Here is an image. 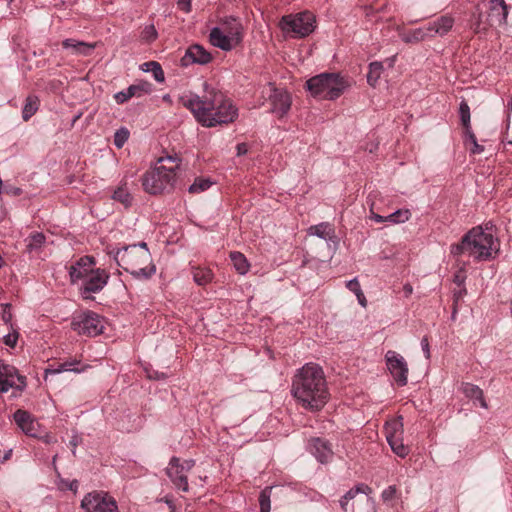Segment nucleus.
<instances>
[{"instance_id": "nucleus-37", "label": "nucleus", "mask_w": 512, "mask_h": 512, "mask_svg": "<svg viewBox=\"0 0 512 512\" xmlns=\"http://www.w3.org/2000/svg\"><path fill=\"white\" fill-rule=\"evenodd\" d=\"M271 491L272 487H266L260 492L259 495V505L260 512H270L271 509Z\"/></svg>"}, {"instance_id": "nucleus-61", "label": "nucleus", "mask_w": 512, "mask_h": 512, "mask_svg": "<svg viewBox=\"0 0 512 512\" xmlns=\"http://www.w3.org/2000/svg\"><path fill=\"white\" fill-rule=\"evenodd\" d=\"M11 455H12V450L10 449L7 452H5V454L3 456L1 455V462H5V461L9 460Z\"/></svg>"}, {"instance_id": "nucleus-31", "label": "nucleus", "mask_w": 512, "mask_h": 512, "mask_svg": "<svg viewBox=\"0 0 512 512\" xmlns=\"http://www.w3.org/2000/svg\"><path fill=\"white\" fill-rule=\"evenodd\" d=\"M387 442L392 451L399 457L405 458L409 453V448L403 444L402 437L387 436Z\"/></svg>"}, {"instance_id": "nucleus-20", "label": "nucleus", "mask_w": 512, "mask_h": 512, "mask_svg": "<svg viewBox=\"0 0 512 512\" xmlns=\"http://www.w3.org/2000/svg\"><path fill=\"white\" fill-rule=\"evenodd\" d=\"M151 92V84L148 82H141L129 86L126 90L120 91L114 95L115 101L118 104H123L132 97H141Z\"/></svg>"}, {"instance_id": "nucleus-29", "label": "nucleus", "mask_w": 512, "mask_h": 512, "mask_svg": "<svg viewBox=\"0 0 512 512\" xmlns=\"http://www.w3.org/2000/svg\"><path fill=\"white\" fill-rule=\"evenodd\" d=\"M39 99L35 95H29L22 110V118L24 121H28L38 110Z\"/></svg>"}, {"instance_id": "nucleus-30", "label": "nucleus", "mask_w": 512, "mask_h": 512, "mask_svg": "<svg viewBox=\"0 0 512 512\" xmlns=\"http://www.w3.org/2000/svg\"><path fill=\"white\" fill-rule=\"evenodd\" d=\"M230 259L232 261L234 268L239 274L245 275L248 272L250 265L246 257L242 253L231 252Z\"/></svg>"}, {"instance_id": "nucleus-6", "label": "nucleus", "mask_w": 512, "mask_h": 512, "mask_svg": "<svg viewBox=\"0 0 512 512\" xmlns=\"http://www.w3.org/2000/svg\"><path fill=\"white\" fill-rule=\"evenodd\" d=\"M306 88L313 97L335 100L347 88V82L338 73H321L306 81Z\"/></svg>"}, {"instance_id": "nucleus-18", "label": "nucleus", "mask_w": 512, "mask_h": 512, "mask_svg": "<svg viewBox=\"0 0 512 512\" xmlns=\"http://www.w3.org/2000/svg\"><path fill=\"white\" fill-rule=\"evenodd\" d=\"M212 57L209 52H207L200 45H192L190 46L185 55L181 59V64L183 66H188L190 64H207L211 61Z\"/></svg>"}, {"instance_id": "nucleus-56", "label": "nucleus", "mask_w": 512, "mask_h": 512, "mask_svg": "<svg viewBox=\"0 0 512 512\" xmlns=\"http://www.w3.org/2000/svg\"><path fill=\"white\" fill-rule=\"evenodd\" d=\"M236 149H237L238 156L245 155L248 152V146L246 143H239L237 145Z\"/></svg>"}, {"instance_id": "nucleus-7", "label": "nucleus", "mask_w": 512, "mask_h": 512, "mask_svg": "<svg viewBox=\"0 0 512 512\" xmlns=\"http://www.w3.org/2000/svg\"><path fill=\"white\" fill-rule=\"evenodd\" d=\"M315 17L310 12H301L295 15L282 17L281 27L287 33H293L295 37H306L315 29Z\"/></svg>"}, {"instance_id": "nucleus-33", "label": "nucleus", "mask_w": 512, "mask_h": 512, "mask_svg": "<svg viewBox=\"0 0 512 512\" xmlns=\"http://www.w3.org/2000/svg\"><path fill=\"white\" fill-rule=\"evenodd\" d=\"M403 418L399 416L398 418L392 419L386 423L385 430H386V437L387 436H394V437H400L403 433Z\"/></svg>"}, {"instance_id": "nucleus-21", "label": "nucleus", "mask_w": 512, "mask_h": 512, "mask_svg": "<svg viewBox=\"0 0 512 512\" xmlns=\"http://www.w3.org/2000/svg\"><path fill=\"white\" fill-rule=\"evenodd\" d=\"M454 22L455 20L452 16L443 15L436 20L429 22L426 27L428 32L431 33L430 37H434L436 35L443 37L451 31L454 26Z\"/></svg>"}, {"instance_id": "nucleus-39", "label": "nucleus", "mask_w": 512, "mask_h": 512, "mask_svg": "<svg viewBox=\"0 0 512 512\" xmlns=\"http://www.w3.org/2000/svg\"><path fill=\"white\" fill-rule=\"evenodd\" d=\"M226 30V36L237 38V46L241 43L243 38V27L240 23L234 22L231 26L222 28Z\"/></svg>"}, {"instance_id": "nucleus-4", "label": "nucleus", "mask_w": 512, "mask_h": 512, "mask_svg": "<svg viewBox=\"0 0 512 512\" xmlns=\"http://www.w3.org/2000/svg\"><path fill=\"white\" fill-rule=\"evenodd\" d=\"M482 226L470 229L457 244H453L450 252L453 256L467 254L475 261H488L492 258L493 251H497V240L491 232Z\"/></svg>"}, {"instance_id": "nucleus-22", "label": "nucleus", "mask_w": 512, "mask_h": 512, "mask_svg": "<svg viewBox=\"0 0 512 512\" xmlns=\"http://www.w3.org/2000/svg\"><path fill=\"white\" fill-rule=\"evenodd\" d=\"M310 451L321 463L328 462L333 456L330 443L321 438H314L311 440Z\"/></svg>"}, {"instance_id": "nucleus-27", "label": "nucleus", "mask_w": 512, "mask_h": 512, "mask_svg": "<svg viewBox=\"0 0 512 512\" xmlns=\"http://www.w3.org/2000/svg\"><path fill=\"white\" fill-rule=\"evenodd\" d=\"M80 362L77 360H71V361H65L62 363L57 364L56 366H53L51 368L46 369V374H58L65 371H73V372H82L85 370V367L79 368Z\"/></svg>"}, {"instance_id": "nucleus-64", "label": "nucleus", "mask_w": 512, "mask_h": 512, "mask_svg": "<svg viewBox=\"0 0 512 512\" xmlns=\"http://www.w3.org/2000/svg\"><path fill=\"white\" fill-rule=\"evenodd\" d=\"M456 314H457V308H456V304H455L454 308H453L452 319H455Z\"/></svg>"}, {"instance_id": "nucleus-14", "label": "nucleus", "mask_w": 512, "mask_h": 512, "mask_svg": "<svg viewBox=\"0 0 512 512\" xmlns=\"http://www.w3.org/2000/svg\"><path fill=\"white\" fill-rule=\"evenodd\" d=\"M269 102L271 112L283 117L290 110L292 99L291 95L284 89H279L270 84Z\"/></svg>"}, {"instance_id": "nucleus-32", "label": "nucleus", "mask_w": 512, "mask_h": 512, "mask_svg": "<svg viewBox=\"0 0 512 512\" xmlns=\"http://www.w3.org/2000/svg\"><path fill=\"white\" fill-rule=\"evenodd\" d=\"M141 69L144 72H151L154 79L157 82H163L165 79L163 69H162L161 65L156 61H149V62L143 63L141 65Z\"/></svg>"}, {"instance_id": "nucleus-15", "label": "nucleus", "mask_w": 512, "mask_h": 512, "mask_svg": "<svg viewBox=\"0 0 512 512\" xmlns=\"http://www.w3.org/2000/svg\"><path fill=\"white\" fill-rule=\"evenodd\" d=\"M96 261L93 256H82L74 264L69 267V276L74 284L79 280H83L95 268Z\"/></svg>"}, {"instance_id": "nucleus-47", "label": "nucleus", "mask_w": 512, "mask_h": 512, "mask_svg": "<svg viewBox=\"0 0 512 512\" xmlns=\"http://www.w3.org/2000/svg\"><path fill=\"white\" fill-rule=\"evenodd\" d=\"M397 493V488L395 485H390L386 489H384L381 493V498L384 502H389L394 499Z\"/></svg>"}, {"instance_id": "nucleus-40", "label": "nucleus", "mask_w": 512, "mask_h": 512, "mask_svg": "<svg viewBox=\"0 0 512 512\" xmlns=\"http://www.w3.org/2000/svg\"><path fill=\"white\" fill-rule=\"evenodd\" d=\"M371 492H372V489L368 485H366L364 483H360V484H357L355 487L351 488L349 491H347L343 497L345 498V500L350 501V500L354 499L356 497V495L359 493L368 495Z\"/></svg>"}, {"instance_id": "nucleus-46", "label": "nucleus", "mask_w": 512, "mask_h": 512, "mask_svg": "<svg viewBox=\"0 0 512 512\" xmlns=\"http://www.w3.org/2000/svg\"><path fill=\"white\" fill-rule=\"evenodd\" d=\"M466 138L470 141V143L473 145V147L470 149L471 153L473 154H480L483 152L484 147L482 145H479L476 139L475 134L472 132L471 129H468L465 131Z\"/></svg>"}, {"instance_id": "nucleus-34", "label": "nucleus", "mask_w": 512, "mask_h": 512, "mask_svg": "<svg viewBox=\"0 0 512 512\" xmlns=\"http://www.w3.org/2000/svg\"><path fill=\"white\" fill-rule=\"evenodd\" d=\"M383 71V64L381 62L375 61L369 64V71L367 74V82L370 86H375L378 79L381 76Z\"/></svg>"}, {"instance_id": "nucleus-28", "label": "nucleus", "mask_w": 512, "mask_h": 512, "mask_svg": "<svg viewBox=\"0 0 512 512\" xmlns=\"http://www.w3.org/2000/svg\"><path fill=\"white\" fill-rule=\"evenodd\" d=\"M194 282L199 286H205L213 279V273L208 268L192 267Z\"/></svg>"}, {"instance_id": "nucleus-57", "label": "nucleus", "mask_w": 512, "mask_h": 512, "mask_svg": "<svg viewBox=\"0 0 512 512\" xmlns=\"http://www.w3.org/2000/svg\"><path fill=\"white\" fill-rule=\"evenodd\" d=\"M370 218H371L372 220H374L375 222H378V223H382V222L387 221L386 217L381 216V215H379V214H376V213H374L372 210H371Z\"/></svg>"}, {"instance_id": "nucleus-9", "label": "nucleus", "mask_w": 512, "mask_h": 512, "mask_svg": "<svg viewBox=\"0 0 512 512\" xmlns=\"http://www.w3.org/2000/svg\"><path fill=\"white\" fill-rule=\"evenodd\" d=\"M81 508L85 512H119L116 500L103 491L86 494L81 501Z\"/></svg>"}, {"instance_id": "nucleus-19", "label": "nucleus", "mask_w": 512, "mask_h": 512, "mask_svg": "<svg viewBox=\"0 0 512 512\" xmlns=\"http://www.w3.org/2000/svg\"><path fill=\"white\" fill-rule=\"evenodd\" d=\"M209 38L213 46L224 51H230L237 46V38L226 36V30L220 27L212 28Z\"/></svg>"}, {"instance_id": "nucleus-38", "label": "nucleus", "mask_w": 512, "mask_h": 512, "mask_svg": "<svg viewBox=\"0 0 512 512\" xmlns=\"http://www.w3.org/2000/svg\"><path fill=\"white\" fill-rule=\"evenodd\" d=\"M411 217V213L408 209H399L391 214H389L388 216H386V219L387 221L391 222V223H395V224H398V223H404L406 221L409 220V218Z\"/></svg>"}, {"instance_id": "nucleus-59", "label": "nucleus", "mask_w": 512, "mask_h": 512, "mask_svg": "<svg viewBox=\"0 0 512 512\" xmlns=\"http://www.w3.org/2000/svg\"><path fill=\"white\" fill-rule=\"evenodd\" d=\"M348 503H349V501L345 500V498H344V497H342V498L339 500L340 507H341V509H342L344 512H347V511H348Z\"/></svg>"}, {"instance_id": "nucleus-41", "label": "nucleus", "mask_w": 512, "mask_h": 512, "mask_svg": "<svg viewBox=\"0 0 512 512\" xmlns=\"http://www.w3.org/2000/svg\"><path fill=\"white\" fill-rule=\"evenodd\" d=\"M459 114L461 123L466 130L471 129L470 126V108L466 101H462L459 107Z\"/></svg>"}, {"instance_id": "nucleus-42", "label": "nucleus", "mask_w": 512, "mask_h": 512, "mask_svg": "<svg viewBox=\"0 0 512 512\" xmlns=\"http://www.w3.org/2000/svg\"><path fill=\"white\" fill-rule=\"evenodd\" d=\"M130 132L126 127H121L114 134V145L120 149L128 141Z\"/></svg>"}, {"instance_id": "nucleus-13", "label": "nucleus", "mask_w": 512, "mask_h": 512, "mask_svg": "<svg viewBox=\"0 0 512 512\" xmlns=\"http://www.w3.org/2000/svg\"><path fill=\"white\" fill-rule=\"evenodd\" d=\"M386 364L389 372L399 386L408 382V365L405 359L395 351L389 350L386 355Z\"/></svg>"}, {"instance_id": "nucleus-25", "label": "nucleus", "mask_w": 512, "mask_h": 512, "mask_svg": "<svg viewBox=\"0 0 512 512\" xmlns=\"http://www.w3.org/2000/svg\"><path fill=\"white\" fill-rule=\"evenodd\" d=\"M308 234L317 236L324 240H331L335 237L334 228L328 222H322L320 224L311 226L308 229Z\"/></svg>"}, {"instance_id": "nucleus-5", "label": "nucleus", "mask_w": 512, "mask_h": 512, "mask_svg": "<svg viewBox=\"0 0 512 512\" xmlns=\"http://www.w3.org/2000/svg\"><path fill=\"white\" fill-rule=\"evenodd\" d=\"M169 161L171 166L160 165L147 171L142 177L144 190L149 194H159L173 188L176 181V170L179 167L180 158L177 154L160 157L158 163Z\"/></svg>"}, {"instance_id": "nucleus-52", "label": "nucleus", "mask_w": 512, "mask_h": 512, "mask_svg": "<svg viewBox=\"0 0 512 512\" xmlns=\"http://www.w3.org/2000/svg\"><path fill=\"white\" fill-rule=\"evenodd\" d=\"M147 376H148V378L154 379V380L165 379L168 377V375L166 373L155 371V370L147 371Z\"/></svg>"}, {"instance_id": "nucleus-62", "label": "nucleus", "mask_w": 512, "mask_h": 512, "mask_svg": "<svg viewBox=\"0 0 512 512\" xmlns=\"http://www.w3.org/2000/svg\"><path fill=\"white\" fill-rule=\"evenodd\" d=\"M412 286L410 284H406L404 286V291H405V294L406 296L410 295L412 293Z\"/></svg>"}, {"instance_id": "nucleus-3", "label": "nucleus", "mask_w": 512, "mask_h": 512, "mask_svg": "<svg viewBox=\"0 0 512 512\" xmlns=\"http://www.w3.org/2000/svg\"><path fill=\"white\" fill-rule=\"evenodd\" d=\"M117 264L137 280H148L156 273L146 242L124 246L114 254Z\"/></svg>"}, {"instance_id": "nucleus-24", "label": "nucleus", "mask_w": 512, "mask_h": 512, "mask_svg": "<svg viewBox=\"0 0 512 512\" xmlns=\"http://www.w3.org/2000/svg\"><path fill=\"white\" fill-rule=\"evenodd\" d=\"M461 390L467 398L478 400L482 408H488L487 402L484 399L483 390L479 386L471 383H462Z\"/></svg>"}, {"instance_id": "nucleus-54", "label": "nucleus", "mask_w": 512, "mask_h": 512, "mask_svg": "<svg viewBox=\"0 0 512 512\" xmlns=\"http://www.w3.org/2000/svg\"><path fill=\"white\" fill-rule=\"evenodd\" d=\"M465 274L463 271H458L455 275H454V283L457 284L458 286H462L464 284V281H465Z\"/></svg>"}, {"instance_id": "nucleus-26", "label": "nucleus", "mask_w": 512, "mask_h": 512, "mask_svg": "<svg viewBox=\"0 0 512 512\" xmlns=\"http://www.w3.org/2000/svg\"><path fill=\"white\" fill-rule=\"evenodd\" d=\"M431 33L428 32L427 27H420L413 30H410L401 35V39L405 43H418L426 38L430 37Z\"/></svg>"}, {"instance_id": "nucleus-58", "label": "nucleus", "mask_w": 512, "mask_h": 512, "mask_svg": "<svg viewBox=\"0 0 512 512\" xmlns=\"http://www.w3.org/2000/svg\"><path fill=\"white\" fill-rule=\"evenodd\" d=\"M357 299H358V302L361 306L363 307H366V304H367V300L363 294V292H360L356 295Z\"/></svg>"}, {"instance_id": "nucleus-35", "label": "nucleus", "mask_w": 512, "mask_h": 512, "mask_svg": "<svg viewBox=\"0 0 512 512\" xmlns=\"http://www.w3.org/2000/svg\"><path fill=\"white\" fill-rule=\"evenodd\" d=\"M112 199L115 201L120 202L123 204L126 208L129 207L132 203V196L129 193L128 189L125 186L118 187L113 195Z\"/></svg>"}, {"instance_id": "nucleus-44", "label": "nucleus", "mask_w": 512, "mask_h": 512, "mask_svg": "<svg viewBox=\"0 0 512 512\" xmlns=\"http://www.w3.org/2000/svg\"><path fill=\"white\" fill-rule=\"evenodd\" d=\"M490 21L487 19L486 22L482 21V15L479 14L476 20L472 23L471 27L476 34L485 33L489 27H491Z\"/></svg>"}, {"instance_id": "nucleus-60", "label": "nucleus", "mask_w": 512, "mask_h": 512, "mask_svg": "<svg viewBox=\"0 0 512 512\" xmlns=\"http://www.w3.org/2000/svg\"><path fill=\"white\" fill-rule=\"evenodd\" d=\"M466 292L465 289H460L459 291L454 292V302L456 303L460 298H462L463 294Z\"/></svg>"}, {"instance_id": "nucleus-63", "label": "nucleus", "mask_w": 512, "mask_h": 512, "mask_svg": "<svg viewBox=\"0 0 512 512\" xmlns=\"http://www.w3.org/2000/svg\"><path fill=\"white\" fill-rule=\"evenodd\" d=\"M81 116H82V113H78L77 115H75L72 120L71 125L73 126L76 123V121H78L81 118Z\"/></svg>"}, {"instance_id": "nucleus-45", "label": "nucleus", "mask_w": 512, "mask_h": 512, "mask_svg": "<svg viewBox=\"0 0 512 512\" xmlns=\"http://www.w3.org/2000/svg\"><path fill=\"white\" fill-rule=\"evenodd\" d=\"M158 36L157 30L153 24L147 25L141 32V39L145 42H152Z\"/></svg>"}, {"instance_id": "nucleus-43", "label": "nucleus", "mask_w": 512, "mask_h": 512, "mask_svg": "<svg viewBox=\"0 0 512 512\" xmlns=\"http://www.w3.org/2000/svg\"><path fill=\"white\" fill-rule=\"evenodd\" d=\"M212 185V182L208 179L198 178L194 181L192 185H190L188 191L192 194L200 193L203 191H206L208 188H210Z\"/></svg>"}, {"instance_id": "nucleus-50", "label": "nucleus", "mask_w": 512, "mask_h": 512, "mask_svg": "<svg viewBox=\"0 0 512 512\" xmlns=\"http://www.w3.org/2000/svg\"><path fill=\"white\" fill-rule=\"evenodd\" d=\"M191 2H192V0H178L177 6L180 10H182L186 13H189L192 8Z\"/></svg>"}, {"instance_id": "nucleus-8", "label": "nucleus", "mask_w": 512, "mask_h": 512, "mask_svg": "<svg viewBox=\"0 0 512 512\" xmlns=\"http://www.w3.org/2000/svg\"><path fill=\"white\" fill-rule=\"evenodd\" d=\"M192 459L180 461L178 457H172L166 468V474L176 489L183 492L189 491L188 472L194 467Z\"/></svg>"}, {"instance_id": "nucleus-53", "label": "nucleus", "mask_w": 512, "mask_h": 512, "mask_svg": "<svg viewBox=\"0 0 512 512\" xmlns=\"http://www.w3.org/2000/svg\"><path fill=\"white\" fill-rule=\"evenodd\" d=\"M421 347H422V350L424 352L425 358L427 360H429L430 357H431V354H430L429 341H428L427 337H423L422 338V340H421Z\"/></svg>"}, {"instance_id": "nucleus-16", "label": "nucleus", "mask_w": 512, "mask_h": 512, "mask_svg": "<svg viewBox=\"0 0 512 512\" xmlns=\"http://www.w3.org/2000/svg\"><path fill=\"white\" fill-rule=\"evenodd\" d=\"M13 419L17 426L30 437H38L39 434V424L34 419V417L27 411L18 409L13 414Z\"/></svg>"}, {"instance_id": "nucleus-11", "label": "nucleus", "mask_w": 512, "mask_h": 512, "mask_svg": "<svg viewBox=\"0 0 512 512\" xmlns=\"http://www.w3.org/2000/svg\"><path fill=\"white\" fill-rule=\"evenodd\" d=\"M110 278L109 273L105 269L96 268L82 281L80 294L83 299H92L91 294L99 293L107 285Z\"/></svg>"}, {"instance_id": "nucleus-36", "label": "nucleus", "mask_w": 512, "mask_h": 512, "mask_svg": "<svg viewBox=\"0 0 512 512\" xmlns=\"http://www.w3.org/2000/svg\"><path fill=\"white\" fill-rule=\"evenodd\" d=\"M26 249L29 252L38 250L45 242V236L42 233H33L26 240Z\"/></svg>"}, {"instance_id": "nucleus-55", "label": "nucleus", "mask_w": 512, "mask_h": 512, "mask_svg": "<svg viewBox=\"0 0 512 512\" xmlns=\"http://www.w3.org/2000/svg\"><path fill=\"white\" fill-rule=\"evenodd\" d=\"M63 484H64L65 488H67L71 491L76 492L78 489V481L77 480L66 481V482H63Z\"/></svg>"}, {"instance_id": "nucleus-49", "label": "nucleus", "mask_w": 512, "mask_h": 512, "mask_svg": "<svg viewBox=\"0 0 512 512\" xmlns=\"http://www.w3.org/2000/svg\"><path fill=\"white\" fill-rule=\"evenodd\" d=\"M346 287H347L351 292H353L355 295H357L358 293L362 292L361 287H360V283H359V281L357 280V278H354V279L349 280V281L346 283Z\"/></svg>"}, {"instance_id": "nucleus-12", "label": "nucleus", "mask_w": 512, "mask_h": 512, "mask_svg": "<svg viewBox=\"0 0 512 512\" xmlns=\"http://www.w3.org/2000/svg\"><path fill=\"white\" fill-rule=\"evenodd\" d=\"M26 377L18 373L17 368L0 361V392L5 393L10 388L23 391L26 388Z\"/></svg>"}, {"instance_id": "nucleus-23", "label": "nucleus", "mask_w": 512, "mask_h": 512, "mask_svg": "<svg viewBox=\"0 0 512 512\" xmlns=\"http://www.w3.org/2000/svg\"><path fill=\"white\" fill-rule=\"evenodd\" d=\"M62 46L64 49L71 50V53L74 55L88 56L92 53L96 45L83 41H77L75 39H65L62 42Z\"/></svg>"}, {"instance_id": "nucleus-48", "label": "nucleus", "mask_w": 512, "mask_h": 512, "mask_svg": "<svg viewBox=\"0 0 512 512\" xmlns=\"http://www.w3.org/2000/svg\"><path fill=\"white\" fill-rule=\"evenodd\" d=\"M18 340V333H9L3 337V342L5 345L14 348L16 346Z\"/></svg>"}, {"instance_id": "nucleus-51", "label": "nucleus", "mask_w": 512, "mask_h": 512, "mask_svg": "<svg viewBox=\"0 0 512 512\" xmlns=\"http://www.w3.org/2000/svg\"><path fill=\"white\" fill-rule=\"evenodd\" d=\"M3 313H2V320L7 324L11 322L12 315L9 311L11 305L10 304H3Z\"/></svg>"}, {"instance_id": "nucleus-17", "label": "nucleus", "mask_w": 512, "mask_h": 512, "mask_svg": "<svg viewBox=\"0 0 512 512\" xmlns=\"http://www.w3.org/2000/svg\"><path fill=\"white\" fill-rule=\"evenodd\" d=\"M509 7L504 0H489L488 20L490 25L503 26L507 23Z\"/></svg>"}, {"instance_id": "nucleus-2", "label": "nucleus", "mask_w": 512, "mask_h": 512, "mask_svg": "<svg viewBox=\"0 0 512 512\" xmlns=\"http://www.w3.org/2000/svg\"><path fill=\"white\" fill-rule=\"evenodd\" d=\"M291 393L305 408L321 410L329 399V391L323 369L315 363H307L295 373Z\"/></svg>"}, {"instance_id": "nucleus-1", "label": "nucleus", "mask_w": 512, "mask_h": 512, "mask_svg": "<svg viewBox=\"0 0 512 512\" xmlns=\"http://www.w3.org/2000/svg\"><path fill=\"white\" fill-rule=\"evenodd\" d=\"M196 120L205 127L229 124L238 117V109L223 92L204 83L203 95H184L180 98Z\"/></svg>"}, {"instance_id": "nucleus-10", "label": "nucleus", "mask_w": 512, "mask_h": 512, "mask_svg": "<svg viewBox=\"0 0 512 512\" xmlns=\"http://www.w3.org/2000/svg\"><path fill=\"white\" fill-rule=\"evenodd\" d=\"M71 327L79 334L96 336L103 332L104 325L102 318L95 312L87 311L71 322Z\"/></svg>"}]
</instances>
